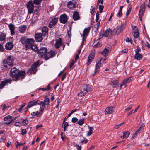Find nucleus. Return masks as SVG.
<instances>
[{
	"label": "nucleus",
	"instance_id": "obj_1",
	"mask_svg": "<svg viewBox=\"0 0 150 150\" xmlns=\"http://www.w3.org/2000/svg\"><path fill=\"white\" fill-rule=\"evenodd\" d=\"M10 74L11 76L14 78L16 81L21 79L22 80L24 78L25 74V72L23 71H20L16 68L14 67L11 69Z\"/></svg>",
	"mask_w": 150,
	"mask_h": 150
},
{
	"label": "nucleus",
	"instance_id": "obj_2",
	"mask_svg": "<svg viewBox=\"0 0 150 150\" xmlns=\"http://www.w3.org/2000/svg\"><path fill=\"white\" fill-rule=\"evenodd\" d=\"M13 57L11 56H9L4 59L3 62L1 66V68L2 70L6 69L7 68L8 65L10 66L13 65Z\"/></svg>",
	"mask_w": 150,
	"mask_h": 150
},
{
	"label": "nucleus",
	"instance_id": "obj_3",
	"mask_svg": "<svg viewBox=\"0 0 150 150\" xmlns=\"http://www.w3.org/2000/svg\"><path fill=\"white\" fill-rule=\"evenodd\" d=\"M21 41L23 45H25V47L28 49L32 47V45L34 43V40L33 39L27 38L25 37H22L21 38Z\"/></svg>",
	"mask_w": 150,
	"mask_h": 150
},
{
	"label": "nucleus",
	"instance_id": "obj_4",
	"mask_svg": "<svg viewBox=\"0 0 150 150\" xmlns=\"http://www.w3.org/2000/svg\"><path fill=\"white\" fill-rule=\"evenodd\" d=\"M34 3L32 0H30L27 2L26 6L28 10V14H30L33 13L38 12V10L36 9L34 10Z\"/></svg>",
	"mask_w": 150,
	"mask_h": 150
},
{
	"label": "nucleus",
	"instance_id": "obj_5",
	"mask_svg": "<svg viewBox=\"0 0 150 150\" xmlns=\"http://www.w3.org/2000/svg\"><path fill=\"white\" fill-rule=\"evenodd\" d=\"M125 24L124 23H122L120 25L117 26L113 30V34L115 35H119L123 31L125 28Z\"/></svg>",
	"mask_w": 150,
	"mask_h": 150
},
{
	"label": "nucleus",
	"instance_id": "obj_6",
	"mask_svg": "<svg viewBox=\"0 0 150 150\" xmlns=\"http://www.w3.org/2000/svg\"><path fill=\"white\" fill-rule=\"evenodd\" d=\"M47 52V49L46 47H42L40 48L38 51V54L40 57H42L45 56Z\"/></svg>",
	"mask_w": 150,
	"mask_h": 150
},
{
	"label": "nucleus",
	"instance_id": "obj_7",
	"mask_svg": "<svg viewBox=\"0 0 150 150\" xmlns=\"http://www.w3.org/2000/svg\"><path fill=\"white\" fill-rule=\"evenodd\" d=\"M113 30L112 31L111 29H107L103 34V35L108 37L109 38H112V36H115L113 34Z\"/></svg>",
	"mask_w": 150,
	"mask_h": 150
},
{
	"label": "nucleus",
	"instance_id": "obj_8",
	"mask_svg": "<svg viewBox=\"0 0 150 150\" xmlns=\"http://www.w3.org/2000/svg\"><path fill=\"white\" fill-rule=\"evenodd\" d=\"M55 55V52L54 51L51 50L48 52L46 56L44 57V59L46 60H47L53 57Z\"/></svg>",
	"mask_w": 150,
	"mask_h": 150
},
{
	"label": "nucleus",
	"instance_id": "obj_9",
	"mask_svg": "<svg viewBox=\"0 0 150 150\" xmlns=\"http://www.w3.org/2000/svg\"><path fill=\"white\" fill-rule=\"evenodd\" d=\"M76 1L74 0H72L68 3L67 6L70 9H73L76 7Z\"/></svg>",
	"mask_w": 150,
	"mask_h": 150
},
{
	"label": "nucleus",
	"instance_id": "obj_10",
	"mask_svg": "<svg viewBox=\"0 0 150 150\" xmlns=\"http://www.w3.org/2000/svg\"><path fill=\"white\" fill-rule=\"evenodd\" d=\"M40 103V101L39 100H33L29 102L28 103L27 107L26 108L28 109L33 106L35 105L38 104V103Z\"/></svg>",
	"mask_w": 150,
	"mask_h": 150
},
{
	"label": "nucleus",
	"instance_id": "obj_11",
	"mask_svg": "<svg viewBox=\"0 0 150 150\" xmlns=\"http://www.w3.org/2000/svg\"><path fill=\"white\" fill-rule=\"evenodd\" d=\"M145 3L144 2L140 6L139 12V16H142L143 15L145 11Z\"/></svg>",
	"mask_w": 150,
	"mask_h": 150
},
{
	"label": "nucleus",
	"instance_id": "obj_12",
	"mask_svg": "<svg viewBox=\"0 0 150 150\" xmlns=\"http://www.w3.org/2000/svg\"><path fill=\"white\" fill-rule=\"evenodd\" d=\"M58 21V18H53L49 23V27L51 28H53L54 26L56 24Z\"/></svg>",
	"mask_w": 150,
	"mask_h": 150
},
{
	"label": "nucleus",
	"instance_id": "obj_13",
	"mask_svg": "<svg viewBox=\"0 0 150 150\" xmlns=\"http://www.w3.org/2000/svg\"><path fill=\"white\" fill-rule=\"evenodd\" d=\"M8 25L11 32V35H13L15 34V26L12 23L8 24Z\"/></svg>",
	"mask_w": 150,
	"mask_h": 150
},
{
	"label": "nucleus",
	"instance_id": "obj_14",
	"mask_svg": "<svg viewBox=\"0 0 150 150\" xmlns=\"http://www.w3.org/2000/svg\"><path fill=\"white\" fill-rule=\"evenodd\" d=\"M67 21V17L65 14H63L60 16L59 18V21L61 23L65 24Z\"/></svg>",
	"mask_w": 150,
	"mask_h": 150
},
{
	"label": "nucleus",
	"instance_id": "obj_15",
	"mask_svg": "<svg viewBox=\"0 0 150 150\" xmlns=\"http://www.w3.org/2000/svg\"><path fill=\"white\" fill-rule=\"evenodd\" d=\"M56 42L55 44V47L58 49L61 46H62V39L61 38H59L58 39L55 40Z\"/></svg>",
	"mask_w": 150,
	"mask_h": 150
},
{
	"label": "nucleus",
	"instance_id": "obj_16",
	"mask_svg": "<svg viewBox=\"0 0 150 150\" xmlns=\"http://www.w3.org/2000/svg\"><path fill=\"white\" fill-rule=\"evenodd\" d=\"M42 36V34L40 33L35 34V37L36 41L38 42L42 41L43 39Z\"/></svg>",
	"mask_w": 150,
	"mask_h": 150
},
{
	"label": "nucleus",
	"instance_id": "obj_17",
	"mask_svg": "<svg viewBox=\"0 0 150 150\" xmlns=\"http://www.w3.org/2000/svg\"><path fill=\"white\" fill-rule=\"evenodd\" d=\"M131 77L126 78L122 82V83L120 85V89L122 86H124V88L126 86V83H129L131 80Z\"/></svg>",
	"mask_w": 150,
	"mask_h": 150
},
{
	"label": "nucleus",
	"instance_id": "obj_18",
	"mask_svg": "<svg viewBox=\"0 0 150 150\" xmlns=\"http://www.w3.org/2000/svg\"><path fill=\"white\" fill-rule=\"evenodd\" d=\"M11 81L12 80H11L8 79L2 81L1 84H0V89L2 88H3L8 83H11Z\"/></svg>",
	"mask_w": 150,
	"mask_h": 150
},
{
	"label": "nucleus",
	"instance_id": "obj_19",
	"mask_svg": "<svg viewBox=\"0 0 150 150\" xmlns=\"http://www.w3.org/2000/svg\"><path fill=\"white\" fill-rule=\"evenodd\" d=\"M82 89L83 92H85L86 94L88 92L91 91V88L88 85L86 84H85L82 87Z\"/></svg>",
	"mask_w": 150,
	"mask_h": 150
},
{
	"label": "nucleus",
	"instance_id": "obj_20",
	"mask_svg": "<svg viewBox=\"0 0 150 150\" xmlns=\"http://www.w3.org/2000/svg\"><path fill=\"white\" fill-rule=\"evenodd\" d=\"M113 108L112 106H109L105 110V114H111L113 112Z\"/></svg>",
	"mask_w": 150,
	"mask_h": 150
},
{
	"label": "nucleus",
	"instance_id": "obj_21",
	"mask_svg": "<svg viewBox=\"0 0 150 150\" xmlns=\"http://www.w3.org/2000/svg\"><path fill=\"white\" fill-rule=\"evenodd\" d=\"M48 30V27L46 26L44 27L42 30V33L41 34L42 36H45L47 35Z\"/></svg>",
	"mask_w": 150,
	"mask_h": 150
},
{
	"label": "nucleus",
	"instance_id": "obj_22",
	"mask_svg": "<svg viewBox=\"0 0 150 150\" xmlns=\"http://www.w3.org/2000/svg\"><path fill=\"white\" fill-rule=\"evenodd\" d=\"M94 57V54H91L89 56L88 58V62L87 64L89 65L91 62L93 61Z\"/></svg>",
	"mask_w": 150,
	"mask_h": 150
},
{
	"label": "nucleus",
	"instance_id": "obj_23",
	"mask_svg": "<svg viewBox=\"0 0 150 150\" xmlns=\"http://www.w3.org/2000/svg\"><path fill=\"white\" fill-rule=\"evenodd\" d=\"M13 45L11 42H8L5 45V47L6 50H11L13 47Z\"/></svg>",
	"mask_w": 150,
	"mask_h": 150
},
{
	"label": "nucleus",
	"instance_id": "obj_24",
	"mask_svg": "<svg viewBox=\"0 0 150 150\" xmlns=\"http://www.w3.org/2000/svg\"><path fill=\"white\" fill-rule=\"evenodd\" d=\"M123 136H121L120 137L123 139L127 138L130 135V132L129 131L124 132H123Z\"/></svg>",
	"mask_w": 150,
	"mask_h": 150
},
{
	"label": "nucleus",
	"instance_id": "obj_25",
	"mask_svg": "<svg viewBox=\"0 0 150 150\" xmlns=\"http://www.w3.org/2000/svg\"><path fill=\"white\" fill-rule=\"evenodd\" d=\"M101 62L100 61H98L96 62V68L95 70V73H97L99 71V69L101 66Z\"/></svg>",
	"mask_w": 150,
	"mask_h": 150
},
{
	"label": "nucleus",
	"instance_id": "obj_26",
	"mask_svg": "<svg viewBox=\"0 0 150 150\" xmlns=\"http://www.w3.org/2000/svg\"><path fill=\"white\" fill-rule=\"evenodd\" d=\"M91 28V27H90L85 28L83 30L82 35L84 37H85L86 35H87L88 34Z\"/></svg>",
	"mask_w": 150,
	"mask_h": 150
},
{
	"label": "nucleus",
	"instance_id": "obj_27",
	"mask_svg": "<svg viewBox=\"0 0 150 150\" xmlns=\"http://www.w3.org/2000/svg\"><path fill=\"white\" fill-rule=\"evenodd\" d=\"M133 34L135 38H137L139 36V34L138 29L137 28H135L133 30Z\"/></svg>",
	"mask_w": 150,
	"mask_h": 150
},
{
	"label": "nucleus",
	"instance_id": "obj_28",
	"mask_svg": "<svg viewBox=\"0 0 150 150\" xmlns=\"http://www.w3.org/2000/svg\"><path fill=\"white\" fill-rule=\"evenodd\" d=\"M26 28L27 26L26 25L21 26L19 27V31L21 33H23L25 31Z\"/></svg>",
	"mask_w": 150,
	"mask_h": 150
},
{
	"label": "nucleus",
	"instance_id": "obj_29",
	"mask_svg": "<svg viewBox=\"0 0 150 150\" xmlns=\"http://www.w3.org/2000/svg\"><path fill=\"white\" fill-rule=\"evenodd\" d=\"M110 52V50L107 48L104 49L101 52L102 54L104 56L107 55Z\"/></svg>",
	"mask_w": 150,
	"mask_h": 150
},
{
	"label": "nucleus",
	"instance_id": "obj_30",
	"mask_svg": "<svg viewBox=\"0 0 150 150\" xmlns=\"http://www.w3.org/2000/svg\"><path fill=\"white\" fill-rule=\"evenodd\" d=\"M38 20V17L36 16L33 15L30 20V23L31 25H33L35 22Z\"/></svg>",
	"mask_w": 150,
	"mask_h": 150
},
{
	"label": "nucleus",
	"instance_id": "obj_31",
	"mask_svg": "<svg viewBox=\"0 0 150 150\" xmlns=\"http://www.w3.org/2000/svg\"><path fill=\"white\" fill-rule=\"evenodd\" d=\"M123 8V6H121L119 9L118 12L117 13V17H122V10Z\"/></svg>",
	"mask_w": 150,
	"mask_h": 150
},
{
	"label": "nucleus",
	"instance_id": "obj_32",
	"mask_svg": "<svg viewBox=\"0 0 150 150\" xmlns=\"http://www.w3.org/2000/svg\"><path fill=\"white\" fill-rule=\"evenodd\" d=\"M73 18L74 20H77L80 18L79 13L77 12H75L73 15Z\"/></svg>",
	"mask_w": 150,
	"mask_h": 150
},
{
	"label": "nucleus",
	"instance_id": "obj_33",
	"mask_svg": "<svg viewBox=\"0 0 150 150\" xmlns=\"http://www.w3.org/2000/svg\"><path fill=\"white\" fill-rule=\"evenodd\" d=\"M50 100L49 98H46L45 99L44 101H43V102L44 103L45 105L49 106L50 105Z\"/></svg>",
	"mask_w": 150,
	"mask_h": 150
},
{
	"label": "nucleus",
	"instance_id": "obj_34",
	"mask_svg": "<svg viewBox=\"0 0 150 150\" xmlns=\"http://www.w3.org/2000/svg\"><path fill=\"white\" fill-rule=\"evenodd\" d=\"M135 58L137 60L141 59L142 57V55L139 53H136L134 56Z\"/></svg>",
	"mask_w": 150,
	"mask_h": 150
},
{
	"label": "nucleus",
	"instance_id": "obj_35",
	"mask_svg": "<svg viewBox=\"0 0 150 150\" xmlns=\"http://www.w3.org/2000/svg\"><path fill=\"white\" fill-rule=\"evenodd\" d=\"M88 127L89 129V131L88 132L87 136H89L92 134L93 132V127H91L89 126Z\"/></svg>",
	"mask_w": 150,
	"mask_h": 150
},
{
	"label": "nucleus",
	"instance_id": "obj_36",
	"mask_svg": "<svg viewBox=\"0 0 150 150\" xmlns=\"http://www.w3.org/2000/svg\"><path fill=\"white\" fill-rule=\"evenodd\" d=\"M6 38V34L2 33H0V41H3Z\"/></svg>",
	"mask_w": 150,
	"mask_h": 150
},
{
	"label": "nucleus",
	"instance_id": "obj_37",
	"mask_svg": "<svg viewBox=\"0 0 150 150\" xmlns=\"http://www.w3.org/2000/svg\"><path fill=\"white\" fill-rule=\"evenodd\" d=\"M84 118L80 119L77 122L79 125L81 126H82L84 123Z\"/></svg>",
	"mask_w": 150,
	"mask_h": 150
},
{
	"label": "nucleus",
	"instance_id": "obj_38",
	"mask_svg": "<svg viewBox=\"0 0 150 150\" xmlns=\"http://www.w3.org/2000/svg\"><path fill=\"white\" fill-rule=\"evenodd\" d=\"M12 117L11 115H8L4 117V120L5 121H9L11 119Z\"/></svg>",
	"mask_w": 150,
	"mask_h": 150
},
{
	"label": "nucleus",
	"instance_id": "obj_39",
	"mask_svg": "<svg viewBox=\"0 0 150 150\" xmlns=\"http://www.w3.org/2000/svg\"><path fill=\"white\" fill-rule=\"evenodd\" d=\"M118 83V81L117 80H114L113 81H112L110 83V85H111L112 84L114 85H117V84Z\"/></svg>",
	"mask_w": 150,
	"mask_h": 150
},
{
	"label": "nucleus",
	"instance_id": "obj_40",
	"mask_svg": "<svg viewBox=\"0 0 150 150\" xmlns=\"http://www.w3.org/2000/svg\"><path fill=\"white\" fill-rule=\"evenodd\" d=\"M30 48L34 51H36L38 50V47L36 45H34V44L32 45V47Z\"/></svg>",
	"mask_w": 150,
	"mask_h": 150
},
{
	"label": "nucleus",
	"instance_id": "obj_41",
	"mask_svg": "<svg viewBox=\"0 0 150 150\" xmlns=\"http://www.w3.org/2000/svg\"><path fill=\"white\" fill-rule=\"evenodd\" d=\"M42 0H34L33 2L35 5H38L40 4Z\"/></svg>",
	"mask_w": 150,
	"mask_h": 150
},
{
	"label": "nucleus",
	"instance_id": "obj_42",
	"mask_svg": "<svg viewBox=\"0 0 150 150\" xmlns=\"http://www.w3.org/2000/svg\"><path fill=\"white\" fill-rule=\"evenodd\" d=\"M69 125L67 122H65L64 123V131H65L66 130V128Z\"/></svg>",
	"mask_w": 150,
	"mask_h": 150
},
{
	"label": "nucleus",
	"instance_id": "obj_43",
	"mask_svg": "<svg viewBox=\"0 0 150 150\" xmlns=\"http://www.w3.org/2000/svg\"><path fill=\"white\" fill-rule=\"evenodd\" d=\"M25 144V143H19L17 141L16 142V147L17 148L18 146L23 145Z\"/></svg>",
	"mask_w": 150,
	"mask_h": 150
},
{
	"label": "nucleus",
	"instance_id": "obj_44",
	"mask_svg": "<svg viewBox=\"0 0 150 150\" xmlns=\"http://www.w3.org/2000/svg\"><path fill=\"white\" fill-rule=\"evenodd\" d=\"M38 104L40 105V108H45V105L44 103H43L42 101H40V103H38Z\"/></svg>",
	"mask_w": 150,
	"mask_h": 150
},
{
	"label": "nucleus",
	"instance_id": "obj_45",
	"mask_svg": "<svg viewBox=\"0 0 150 150\" xmlns=\"http://www.w3.org/2000/svg\"><path fill=\"white\" fill-rule=\"evenodd\" d=\"M123 123H120L118 125H115L114 127V129H118L120 127Z\"/></svg>",
	"mask_w": 150,
	"mask_h": 150
},
{
	"label": "nucleus",
	"instance_id": "obj_46",
	"mask_svg": "<svg viewBox=\"0 0 150 150\" xmlns=\"http://www.w3.org/2000/svg\"><path fill=\"white\" fill-rule=\"evenodd\" d=\"M86 94L85 92L82 91L80 92L78 94V96H84Z\"/></svg>",
	"mask_w": 150,
	"mask_h": 150
},
{
	"label": "nucleus",
	"instance_id": "obj_47",
	"mask_svg": "<svg viewBox=\"0 0 150 150\" xmlns=\"http://www.w3.org/2000/svg\"><path fill=\"white\" fill-rule=\"evenodd\" d=\"M35 73L34 71H32V70L30 69H29L27 72V74L29 75L31 74H35Z\"/></svg>",
	"mask_w": 150,
	"mask_h": 150
},
{
	"label": "nucleus",
	"instance_id": "obj_48",
	"mask_svg": "<svg viewBox=\"0 0 150 150\" xmlns=\"http://www.w3.org/2000/svg\"><path fill=\"white\" fill-rule=\"evenodd\" d=\"M142 130L141 129H139V128L135 132L134 134V136H136L138 134L140 133L141 132V131Z\"/></svg>",
	"mask_w": 150,
	"mask_h": 150
},
{
	"label": "nucleus",
	"instance_id": "obj_49",
	"mask_svg": "<svg viewBox=\"0 0 150 150\" xmlns=\"http://www.w3.org/2000/svg\"><path fill=\"white\" fill-rule=\"evenodd\" d=\"M23 123L24 125H27L28 123V121L27 119H25L23 121Z\"/></svg>",
	"mask_w": 150,
	"mask_h": 150
},
{
	"label": "nucleus",
	"instance_id": "obj_50",
	"mask_svg": "<svg viewBox=\"0 0 150 150\" xmlns=\"http://www.w3.org/2000/svg\"><path fill=\"white\" fill-rule=\"evenodd\" d=\"M78 120V119L76 117H73L71 120V122L73 123H74L77 122Z\"/></svg>",
	"mask_w": 150,
	"mask_h": 150
},
{
	"label": "nucleus",
	"instance_id": "obj_51",
	"mask_svg": "<svg viewBox=\"0 0 150 150\" xmlns=\"http://www.w3.org/2000/svg\"><path fill=\"white\" fill-rule=\"evenodd\" d=\"M39 61H38L37 62H35L32 65V66L37 68L38 66L39 65Z\"/></svg>",
	"mask_w": 150,
	"mask_h": 150
},
{
	"label": "nucleus",
	"instance_id": "obj_52",
	"mask_svg": "<svg viewBox=\"0 0 150 150\" xmlns=\"http://www.w3.org/2000/svg\"><path fill=\"white\" fill-rule=\"evenodd\" d=\"M137 49H135V51L136 53H138V52H140L141 51V49L138 46H137Z\"/></svg>",
	"mask_w": 150,
	"mask_h": 150
},
{
	"label": "nucleus",
	"instance_id": "obj_53",
	"mask_svg": "<svg viewBox=\"0 0 150 150\" xmlns=\"http://www.w3.org/2000/svg\"><path fill=\"white\" fill-rule=\"evenodd\" d=\"M27 133V131L26 129H22L21 130V134L22 135H24Z\"/></svg>",
	"mask_w": 150,
	"mask_h": 150
},
{
	"label": "nucleus",
	"instance_id": "obj_54",
	"mask_svg": "<svg viewBox=\"0 0 150 150\" xmlns=\"http://www.w3.org/2000/svg\"><path fill=\"white\" fill-rule=\"evenodd\" d=\"M104 6H102L101 5H99V9L100 10V13L102 12V11L103 9Z\"/></svg>",
	"mask_w": 150,
	"mask_h": 150
},
{
	"label": "nucleus",
	"instance_id": "obj_55",
	"mask_svg": "<svg viewBox=\"0 0 150 150\" xmlns=\"http://www.w3.org/2000/svg\"><path fill=\"white\" fill-rule=\"evenodd\" d=\"M132 105H130L127 108L125 109V111L126 112L129 111L132 108Z\"/></svg>",
	"mask_w": 150,
	"mask_h": 150
},
{
	"label": "nucleus",
	"instance_id": "obj_56",
	"mask_svg": "<svg viewBox=\"0 0 150 150\" xmlns=\"http://www.w3.org/2000/svg\"><path fill=\"white\" fill-rule=\"evenodd\" d=\"M106 59L105 58H102L100 59V60L99 61H100L101 63L102 61V62L103 63H106Z\"/></svg>",
	"mask_w": 150,
	"mask_h": 150
},
{
	"label": "nucleus",
	"instance_id": "obj_57",
	"mask_svg": "<svg viewBox=\"0 0 150 150\" xmlns=\"http://www.w3.org/2000/svg\"><path fill=\"white\" fill-rule=\"evenodd\" d=\"M91 8L90 9V12L92 15H93L94 13V12L93 10L95 8L92 6H91Z\"/></svg>",
	"mask_w": 150,
	"mask_h": 150
},
{
	"label": "nucleus",
	"instance_id": "obj_58",
	"mask_svg": "<svg viewBox=\"0 0 150 150\" xmlns=\"http://www.w3.org/2000/svg\"><path fill=\"white\" fill-rule=\"evenodd\" d=\"M81 143L82 144H86L87 143L88 140L86 139H83L81 141Z\"/></svg>",
	"mask_w": 150,
	"mask_h": 150
},
{
	"label": "nucleus",
	"instance_id": "obj_59",
	"mask_svg": "<svg viewBox=\"0 0 150 150\" xmlns=\"http://www.w3.org/2000/svg\"><path fill=\"white\" fill-rule=\"evenodd\" d=\"M36 68L35 67H34V66H33L32 65L31 66V68L30 69L32 70V71H34L35 73L36 71Z\"/></svg>",
	"mask_w": 150,
	"mask_h": 150
},
{
	"label": "nucleus",
	"instance_id": "obj_60",
	"mask_svg": "<svg viewBox=\"0 0 150 150\" xmlns=\"http://www.w3.org/2000/svg\"><path fill=\"white\" fill-rule=\"evenodd\" d=\"M21 123H19V122H16L15 123L14 125L16 126L20 127L21 125Z\"/></svg>",
	"mask_w": 150,
	"mask_h": 150
},
{
	"label": "nucleus",
	"instance_id": "obj_61",
	"mask_svg": "<svg viewBox=\"0 0 150 150\" xmlns=\"http://www.w3.org/2000/svg\"><path fill=\"white\" fill-rule=\"evenodd\" d=\"M4 50L2 45L0 43V51L1 52L3 51Z\"/></svg>",
	"mask_w": 150,
	"mask_h": 150
},
{
	"label": "nucleus",
	"instance_id": "obj_62",
	"mask_svg": "<svg viewBox=\"0 0 150 150\" xmlns=\"http://www.w3.org/2000/svg\"><path fill=\"white\" fill-rule=\"evenodd\" d=\"M101 46V45L99 43V42H98L95 45L93 46L94 47H100Z\"/></svg>",
	"mask_w": 150,
	"mask_h": 150
},
{
	"label": "nucleus",
	"instance_id": "obj_63",
	"mask_svg": "<svg viewBox=\"0 0 150 150\" xmlns=\"http://www.w3.org/2000/svg\"><path fill=\"white\" fill-rule=\"evenodd\" d=\"M131 11V9L129 8V9L127 10L126 13V16H128Z\"/></svg>",
	"mask_w": 150,
	"mask_h": 150
},
{
	"label": "nucleus",
	"instance_id": "obj_64",
	"mask_svg": "<svg viewBox=\"0 0 150 150\" xmlns=\"http://www.w3.org/2000/svg\"><path fill=\"white\" fill-rule=\"evenodd\" d=\"M44 110V108L40 107L39 111L40 112L42 113Z\"/></svg>",
	"mask_w": 150,
	"mask_h": 150
}]
</instances>
